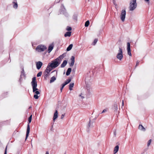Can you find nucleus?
Instances as JSON below:
<instances>
[{
  "mask_svg": "<svg viewBox=\"0 0 154 154\" xmlns=\"http://www.w3.org/2000/svg\"><path fill=\"white\" fill-rule=\"evenodd\" d=\"M116 57L118 59L120 60H121L123 57L122 50L120 48H119V49L117 55Z\"/></svg>",
  "mask_w": 154,
  "mask_h": 154,
  "instance_id": "5",
  "label": "nucleus"
},
{
  "mask_svg": "<svg viewBox=\"0 0 154 154\" xmlns=\"http://www.w3.org/2000/svg\"><path fill=\"white\" fill-rule=\"evenodd\" d=\"M52 69L49 65H48L47 68L44 72L45 78V77H47L49 75V73Z\"/></svg>",
  "mask_w": 154,
  "mask_h": 154,
  "instance_id": "6",
  "label": "nucleus"
},
{
  "mask_svg": "<svg viewBox=\"0 0 154 154\" xmlns=\"http://www.w3.org/2000/svg\"><path fill=\"white\" fill-rule=\"evenodd\" d=\"M32 115H31L30 117H29L28 119V121L29 123H30L32 121Z\"/></svg>",
  "mask_w": 154,
  "mask_h": 154,
  "instance_id": "27",
  "label": "nucleus"
},
{
  "mask_svg": "<svg viewBox=\"0 0 154 154\" xmlns=\"http://www.w3.org/2000/svg\"><path fill=\"white\" fill-rule=\"evenodd\" d=\"M71 68H69L66 72V75H70V72L71 71Z\"/></svg>",
  "mask_w": 154,
  "mask_h": 154,
  "instance_id": "17",
  "label": "nucleus"
},
{
  "mask_svg": "<svg viewBox=\"0 0 154 154\" xmlns=\"http://www.w3.org/2000/svg\"><path fill=\"white\" fill-rule=\"evenodd\" d=\"M64 57V54H63L60 56V57H58L59 58V59H63Z\"/></svg>",
  "mask_w": 154,
  "mask_h": 154,
  "instance_id": "34",
  "label": "nucleus"
},
{
  "mask_svg": "<svg viewBox=\"0 0 154 154\" xmlns=\"http://www.w3.org/2000/svg\"><path fill=\"white\" fill-rule=\"evenodd\" d=\"M152 141V140L150 139L148 142L147 144V146H149L150 145V144L151 142Z\"/></svg>",
  "mask_w": 154,
  "mask_h": 154,
  "instance_id": "28",
  "label": "nucleus"
},
{
  "mask_svg": "<svg viewBox=\"0 0 154 154\" xmlns=\"http://www.w3.org/2000/svg\"><path fill=\"white\" fill-rule=\"evenodd\" d=\"M45 154H49V152H46Z\"/></svg>",
  "mask_w": 154,
  "mask_h": 154,
  "instance_id": "45",
  "label": "nucleus"
},
{
  "mask_svg": "<svg viewBox=\"0 0 154 154\" xmlns=\"http://www.w3.org/2000/svg\"><path fill=\"white\" fill-rule=\"evenodd\" d=\"M122 106H123L124 105V101L123 100L122 101Z\"/></svg>",
  "mask_w": 154,
  "mask_h": 154,
  "instance_id": "42",
  "label": "nucleus"
},
{
  "mask_svg": "<svg viewBox=\"0 0 154 154\" xmlns=\"http://www.w3.org/2000/svg\"><path fill=\"white\" fill-rule=\"evenodd\" d=\"M137 6L136 0H131L130 2L129 7L130 11H133L136 8Z\"/></svg>",
  "mask_w": 154,
  "mask_h": 154,
  "instance_id": "2",
  "label": "nucleus"
},
{
  "mask_svg": "<svg viewBox=\"0 0 154 154\" xmlns=\"http://www.w3.org/2000/svg\"><path fill=\"white\" fill-rule=\"evenodd\" d=\"M145 2H147L148 3H149V0H144Z\"/></svg>",
  "mask_w": 154,
  "mask_h": 154,
  "instance_id": "43",
  "label": "nucleus"
},
{
  "mask_svg": "<svg viewBox=\"0 0 154 154\" xmlns=\"http://www.w3.org/2000/svg\"><path fill=\"white\" fill-rule=\"evenodd\" d=\"M56 77L54 76H53L51 78L50 83H51L54 82L56 80Z\"/></svg>",
  "mask_w": 154,
  "mask_h": 154,
  "instance_id": "16",
  "label": "nucleus"
},
{
  "mask_svg": "<svg viewBox=\"0 0 154 154\" xmlns=\"http://www.w3.org/2000/svg\"><path fill=\"white\" fill-rule=\"evenodd\" d=\"M89 23H90L89 21V20L87 21L85 23V27L88 26L89 24Z\"/></svg>",
  "mask_w": 154,
  "mask_h": 154,
  "instance_id": "25",
  "label": "nucleus"
},
{
  "mask_svg": "<svg viewBox=\"0 0 154 154\" xmlns=\"http://www.w3.org/2000/svg\"><path fill=\"white\" fill-rule=\"evenodd\" d=\"M71 32H66V33L64 35V36L65 37H66L67 36H70L71 35Z\"/></svg>",
  "mask_w": 154,
  "mask_h": 154,
  "instance_id": "19",
  "label": "nucleus"
},
{
  "mask_svg": "<svg viewBox=\"0 0 154 154\" xmlns=\"http://www.w3.org/2000/svg\"><path fill=\"white\" fill-rule=\"evenodd\" d=\"M42 65V63L38 61L36 63V66L37 68L38 69H39L41 67Z\"/></svg>",
  "mask_w": 154,
  "mask_h": 154,
  "instance_id": "9",
  "label": "nucleus"
},
{
  "mask_svg": "<svg viewBox=\"0 0 154 154\" xmlns=\"http://www.w3.org/2000/svg\"><path fill=\"white\" fill-rule=\"evenodd\" d=\"M82 94H80L79 95V96L81 97V98L82 99H83L84 98V97H83V96H82Z\"/></svg>",
  "mask_w": 154,
  "mask_h": 154,
  "instance_id": "37",
  "label": "nucleus"
},
{
  "mask_svg": "<svg viewBox=\"0 0 154 154\" xmlns=\"http://www.w3.org/2000/svg\"><path fill=\"white\" fill-rule=\"evenodd\" d=\"M74 86V83H71L69 85V89L71 91L72 90V88Z\"/></svg>",
  "mask_w": 154,
  "mask_h": 154,
  "instance_id": "23",
  "label": "nucleus"
},
{
  "mask_svg": "<svg viewBox=\"0 0 154 154\" xmlns=\"http://www.w3.org/2000/svg\"><path fill=\"white\" fill-rule=\"evenodd\" d=\"M29 131H30L29 125V124H28V125H27V128L26 140L27 139V137H28L29 134Z\"/></svg>",
  "mask_w": 154,
  "mask_h": 154,
  "instance_id": "10",
  "label": "nucleus"
},
{
  "mask_svg": "<svg viewBox=\"0 0 154 154\" xmlns=\"http://www.w3.org/2000/svg\"><path fill=\"white\" fill-rule=\"evenodd\" d=\"M113 3L114 5L115 6V7H116V8L117 9V4L116 3L115 0H113Z\"/></svg>",
  "mask_w": 154,
  "mask_h": 154,
  "instance_id": "30",
  "label": "nucleus"
},
{
  "mask_svg": "<svg viewBox=\"0 0 154 154\" xmlns=\"http://www.w3.org/2000/svg\"><path fill=\"white\" fill-rule=\"evenodd\" d=\"M114 111H117L118 109V105L117 104H115L112 108Z\"/></svg>",
  "mask_w": 154,
  "mask_h": 154,
  "instance_id": "20",
  "label": "nucleus"
},
{
  "mask_svg": "<svg viewBox=\"0 0 154 154\" xmlns=\"http://www.w3.org/2000/svg\"><path fill=\"white\" fill-rule=\"evenodd\" d=\"M71 62L70 63V66H73L75 62V57L73 56H72L71 57Z\"/></svg>",
  "mask_w": 154,
  "mask_h": 154,
  "instance_id": "11",
  "label": "nucleus"
},
{
  "mask_svg": "<svg viewBox=\"0 0 154 154\" xmlns=\"http://www.w3.org/2000/svg\"><path fill=\"white\" fill-rule=\"evenodd\" d=\"M72 46H73L72 44H71L66 49V50L67 51H69L72 48Z\"/></svg>",
  "mask_w": 154,
  "mask_h": 154,
  "instance_id": "22",
  "label": "nucleus"
},
{
  "mask_svg": "<svg viewBox=\"0 0 154 154\" xmlns=\"http://www.w3.org/2000/svg\"><path fill=\"white\" fill-rule=\"evenodd\" d=\"M119 149V146H116L114 148V154H116V153L118 151Z\"/></svg>",
  "mask_w": 154,
  "mask_h": 154,
  "instance_id": "15",
  "label": "nucleus"
},
{
  "mask_svg": "<svg viewBox=\"0 0 154 154\" xmlns=\"http://www.w3.org/2000/svg\"><path fill=\"white\" fill-rule=\"evenodd\" d=\"M66 30H67V31H70L71 30H72V28H71L70 27H69V26H67V28H66Z\"/></svg>",
  "mask_w": 154,
  "mask_h": 154,
  "instance_id": "31",
  "label": "nucleus"
},
{
  "mask_svg": "<svg viewBox=\"0 0 154 154\" xmlns=\"http://www.w3.org/2000/svg\"><path fill=\"white\" fill-rule=\"evenodd\" d=\"M97 39H94V45H95L96 43L97 42Z\"/></svg>",
  "mask_w": 154,
  "mask_h": 154,
  "instance_id": "36",
  "label": "nucleus"
},
{
  "mask_svg": "<svg viewBox=\"0 0 154 154\" xmlns=\"http://www.w3.org/2000/svg\"><path fill=\"white\" fill-rule=\"evenodd\" d=\"M47 49L46 47L43 45H39L36 48V50L39 52L44 51Z\"/></svg>",
  "mask_w": 154,
  "mask_h": 154,
  "instance_id": "4",
  "label": "nucleus"
},
{
  "mask_svg": "<svg viewBox=\"0 0 154 154\" xmlns=\"http://www.w3.org/2000/svg\"><path fill=\"white\" fill-rule=\"evenodd\" d=\"M55 71H53V72H54Z\"/></svg>",
  "mask_w": 154,
  "mask_h": 154,
  "instance_id": "46",
  "label": "nucleus"
},
{
  "mask_svg": "<svg viewBox=\"0 0 154 154\" xmlns=\"http://www.w3.org/2000/svg\"><path fill=\"white\" fill-rule=\"evenodd\" d=\"M34 92L35 94L34 95V97L35 99H38V97L37 95L40 94V92L38 91H35Z\"/></svg>",
  "mask_w": 154,
  "mask_h": 154,
  "instance_id": "12",
  "label": "nucleus"
},
{
  "mask_svg": "<svg viewBox=\"0 0 154 154\" xmlns=\"http://www.w3.org/2000/svg\"><path fill=\"white\" fill-rule=\"evenodd\" d=\"M60 62L59 61V58H57L54 60L52 61L51 63L48 64L49 65L52 69L57 67L60 64Z\"/></svg>",
  "mask_w": 154,
  "mask_h": 154,
  "instance_id": "1",
  "label": "nucleus"
},
{
  "mask_svg": "<svg viewBox=\"0 0 154 154\" xmlns=\"http://www.w3.org/2000/svg\"><path fill=\"white\" fill-rule=\"evenodd\" d=\"M65 85H64V84H63L62 85V87L60 89V91H61V92L62 91L63 88L65 86Z\"/></svg>",
  "mask_w": 154,
  "mask_h": 154,
  "instance_id": "35",
  "label": "nucleus"
},
{
  "mask_svg": "<svg viewBox=\"0 0 154 154\" xmlns=\"http://www.w3.org/2000/svg\"><path fill=\"white\" fill-rule=\"evenodd\" d=\"M14 4L13 6L14 8H17V3H16L15 2H14Z\"/></svg>",
  "mask_w": 154,
  "mask_h": 154,
  "instance_id": "32",
  "label": "nucleus"
},
{
  "mask_svg": "<svg viewBox=\"0 0 154 154\" xmlns=\"http://www.w3.org/2000/svg\"><path fill=\"white\" fill-rule=\"evenodd\" d=\"M24 72V70H23L22 71V73L21 74V76H22L23 75L24 76H25V75H24V74L23 73V72Z\"/></svg>",
  "mask_w": 154,
  "mask_h": 154,
  "instance_id": "38",
  "label": "nucleus"
},
{
  "mask_svg": "<svg viewBox=\"0 0 154 154\" xmlns=\"http://www.w3.org/2000/svg\"><path fill=\"white\" fill-rule=\"evenodd\" d=\"M106 111H107V110H106V109H104V110L103 111H102V113H104V112H106Z\"/></svg>",
  "mask_w": 154,
  "mask_h": 154,
  "instance_id": "40",
  "label": "nucleus"
},
{
  "mask_svg": "<svg viewBox=\"0 0 154 154\" xmlns=\"http://www.w3.org/2000/svg\"><path fill=\"white\" fill-rule=\"evenodd\" d=\"M71 79H68L63 84L65 85H66L68 84L69 83L71 82Z\"/></svg>",
  "mask_w": 154,
  "mask_h": 154,
  "instance_id": "24",
  "label": "nucleus"
},
{
  "mask_svg": "<svg viewBox=\"0 0 154 154\" xmlns=\"http://www.w3.org/2000/svg\"><path fill=\"white\" fill-rule=\"evenodd\" d=\"M73 19L75 20H77V16L76 15H74L73 16Z\"/></svg>",
  "mask_w": 154,
  "mask_h": 154,
  "instance_id": "33",
  "label": "nucleus"
},
{
  "mask_svg": "<svg viewBox=\"0 0 154 154\" xmlns=\"http://www.w3.org/2000/svg\"><path fill=\"white\" fill-rule=\"evenodd\" d=\"M42 72H39L37 74V77L41 76V75H42Z\"/></svg>",
  "mask_w": 154,
  "mask_h": 154,
  "instance_id": "29",
  "label": "nucleus"
},
{
  "mask_svg": "<svg viewBox=\"0 0 154 154\" xmlns=\"http://www.w3.org/2000/svg\"><path fill=\"white\" fill-rule=\"evenodd\" d=\"M65 114H62L61 115V119H63L64 118V117L65 116Z\"/></svg>",
  "mask_w": 154,
  "mask_h": 154,
  "instance_id": "39",
  "label": "nucleus"
},
{
  "mask_svg": "<svg viewBox=\"0 0 154 154\" xmlns=\"http://www.w3.org/2000/svg\"><path fill=\"white\" fill-rule=\"evenodd\" d=\"M53 48V46L52 45H51L49 46L48 48V53H50Z\"/></svg>",
  "mask_w": 154,
  "mask_h": 154,
  "instance_id": "21",
  "label": "nucleus"
},
{
  "mask_svg": "<svg viewBox=\"0 0 154 154\" xmlns=\"http://www.w3.org/2000/svg\"><path fill=\"white\" fill-rule=\"evenodd\" d=\"M58 117V112L57 110H56L54 113L53 118V121H54Z\"/></svg>",
  "mask_w": 154,
  "mask_h": 154,
  "instance_id": "13",
  "label": "nucleus"
},
{
  "mask_svg": "<svg viewBox=\"0 0 154 154\" xmlns=\"http://www.w3.org/2000/svg\"><path fill=\"white\" fill-rule=\"evenodd\" d=\"M67 62L66 60H64L62 63L61 65V67L62 68H63L67 64Z\"/></svg>",
  "mask_w": 154,
  "mask_h": 154,
  "instance_id": "14",
  "label": "nucleus"
},
{
  "mask_svg": "<svg viewBox=\"0 0 154 154\" xmlns=\"http://www.w3.org/2000/svg\"><path fill=\"white\" fill-rule=\"evenodd\" d=\"M127 50L128 54L131 57L132 55L131 51L130 43L129 42L127 43Z\"/></svg>",
  "mask_w": 154,
  "mask_h": 154,
  "instance_id": "8",
  "label": "nucleus"
},
{
  "mask_svg": "<svg viewBox=\"0 0 154 154\" xmlns=\"http://www.w3.org/2000/svg\"><path fill=\"white\" fill-rule=\"evenodd\" d=\"M126 12L125 10H123L121 11L120 15V19L122 22H124L125 18Z\"/></svg>",
  "mask_w": 154,
  "mask_h": 154,
  "instance_id": "7",
  "label": "nucleus"
},
{
  "mask_svg": "<svg viewBox=\"0 0 154 154\" xmlns=\"http://www.w3.org/2000/svg\"><path fill=\"white\" fill-rule=\"evenodd\" d=\"M88 126L89 127H91L93 126V122H91L90 121L89 122V123L88 124Z\"/></svg>",
  "mask_w": 154,
  "mask_h": 154,
  "instance_id": "26",
  "label": "nucleus"
},
{
  "mask_svg": "<svg viewBox=\"0 0 154 154\" xmlns=\"http://www.w3.org/2000/svg\"><path fill=\"white\" fill-rule=\"evenodd\" d=\"M139 63V62H138V61H137V63H136V66H137V65Z\"/></svg>",
  "mask_w": 154,
  "mask_h": 154,
  "instance_id": "44",
  "label": "nucleus"
},
{
  "mask_svg": "<svg viewBox=\"0 0 154 154\" xmlns=\"http://www.w3.org/2000/svg\"><path fill=\"white\" fill-rule=\"evenodd\" d=\"M139 129L142 131H145V129L143 126L142 125H140L139 126Z\"/></svg>",
  "mask_w": 154,
  "mask_h": 154,
  "instance_id": "18",
  "label": "nucleus"
},
{
  "mask_svg": "<svg viewBox=\"0 0 154 154\" xmlns=\"http://www.w3.org/2000/svg\"><path fill=\"white\" fill-rule=\"evenodd\" d=\"M31 84L32 86L33 92L38 90V89L37 88V84L35 77L33 78Z\"/></svg>",
  "mask_w": 154,
  "mask_h": 154,
  "instance_id": "3",
  "label": "nucleus"
},
{
  "mask_svg": "<svg viewBox=\"0 0 154 154\" xmlns=\"http://www.w3.org/2000/svg\"><path fill=\"white\" fill-rule=\"evenodd\" d=\"M4 154H7V148H6L5 149Z\"/></svg>",
  "mask_w": 154,
  "mask_h": 154,
  "instance_id": "41",
  "label": "nucleus"
},
{
  "mask_svg": "<svg viewBox=\"0 0 154 154\" xmlns=\"http://www.w3.org/2000/svg\"><path fill=\"white\" fill-rule=\"evenodd\" d=\"M88 0L89 1V0Z\"/></svg>",
  "mask_w": 154,
  "mask_h": 154,
  "instance_id": "47",
  "label": "nucleus"
}]
</instances>
